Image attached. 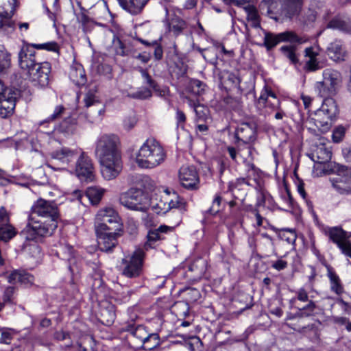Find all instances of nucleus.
Returning <instances> with one entry per match:
<instances>
[{
	"label": "nucleus",
	"instance_id": "f257e3e1",
	"mask_svg": "<svg viewBox=\"0 0 351 351\" xmlns=\"http://www.w3.org/2000/svg\"><path fill=\"white\" fill-rule=\"evenodd\" d=\"M59 220L57 204L40 198L32 205L28 223L21 233L27 240L30 241L50 236L57 228Z\"/></svg>",
	"mask_w": 351,
	"mask_h": 351
},
{
	"label": "nucleus",
	"instance_id": "f03ea898",
	"mask_svg": "<svg viewBox=\"0 0 351 351\" xmlns=\"http://www.w3.org/2000/svg\"><path fill=\"white\" fill-rule=\"evenodd\" d=\"M119 144V138L112 134L100 135L95 143V153L101 165V175L107 180L117 178L122 170Z\"/></svg>",
	"mask_w": 351,
	"mask_h": 351
},
{
	"label": "nucleus",
	"instance_id": "7ed1b4c3",
	"mask_svg": "<svg viewBox=\"0 0 351 351\" xmlns=\"http://www.w3.org/2000/svg\"><path fill=\"white\" fill-rule=\"evenodd\" d=\"M167 152L162 144L154 138H149L140 147L136 162L142 169H154L163 163Z\"/></svg>",
	"mask_w": 351,
	"mask_h": 351
},
{
	"label": "nucleus",
	"instance_id": "20e7f679",
	"mask_svg": "<svg viewBox=\"0 0 351 351\" xmlns=\"http://www.w3.org/2000/svg\"><path fill=\"white\" fill-rule=\"evenodd\" d=\"M302 0H263L262 8H266L268 15L273 19H291L298 14L302 6Z\"/></svg>",
	"mask_w": 351,
	"mask_h": 351
},
{
	"label": "nucleus",
	"instance_id": "39448f33",
	"mask_svg": "<svg viewBox=\"0 0 351 351\" xmlns=\"http://www.w3.org/2000/svg\"><path fill=\"white\" fill-rule=\"evenodd\" d=\"M94 226L95 232L118 231L121 228L120 217L113 208H101L95 215Z\"/></svg>",
	"mask_w": 351,
	"mask_h": 351
},
{
	"label": "nucleus",
	"instance_id": "423d86ee",
	"mask_svg": "<svg viewBox=\"0 0 351 351\" xmlns=\"http://www.w3.org/2000/svg\"><path fill=\"white\" fill-rule=\"evenodd\" d=\"M342 77L341 73L331 69L323 71V80L315 85V90L320 97H332L337 93L341 86Z\"/></svg>",
	"mask_w": 351,
	"mask_h": 351
},
{
	"label": "nucleus",
	"instance_id": "0eeeda50",
	"mask_svg": "<svg viewBox=\"0 0 351 351\" xmlns=\"http://www.w3.org/2000/svg\"><path fill=\"white\" fill-rule=\"evenodd\" d=\"M119 203L128 209L146 213L148 209L147 199L143 191L131 188L122 193L119 198Z\"/></svg>",
	"mask_w": 351,
	"mask_h": 351
},
{
	"label": "nucleus",
	"instance_id": "6e6552de",
	"mask_svg": "<svg viewBox=\"0 0 351 351\" xmlns=\"http://www.w3.org/2000/svg\"><path fill=\"white\" fill-rule=\"evenodd\" d=\"M144 252L136 250L132 254L125 256L121 261L122 274L127 278H137L143 272Z\"/></svg>",
	"mask_w": 351,
	"mask_h": 351
},
{
	"label": "nucleus",
	"instance_id": "1a4fd4ad",
	"mask_svg": "<svg viewBox=\"0 0 351 351\" xmlns=\"http://www.w3.org/2000/svg\"><path fill=\"white\" fill-rule=\"evenodd\" d=\"M19 96L17 90L5 86L0 80V117L5 119L14 113Z\"/></svg>",
	"mask_w": 351,
	"mask_h": 351
},
{
	"label": "nucleus",
	"instance_id": "9d476101",
	"mask_svg": "<svg viewBox=\"0 0 351 351\" xmlns=\"http://www.w3.org/2000/svg\"><path fill=\"white\" fill-rule=\"evenodd\" d=\"M83 152L80 148L64 147L51 152V157L57 164L62 165V169L70 171Z\"/></svg>",
	"mask_w": 351,
	"mask_h": 351
},
{
	"label": "nucleus",
	"instance_id": "9b49d317",
	"mask_svg": "<svg viewBox=\"0 0 351 351\" xmlns=\"http://www.w3.org/2000/svg\"><path fill=\"white\" fill-rule=\"evenodd\" d=\"M71 173H74L82 181L90 182L95 179V168L92 160L83 152L82 155L76 161Z\"/></svg>",
	"mask_w": 351,
	"mask_h": 351
},
{
	"label": "nucleus",
	"instance_id": "f8f14e48",
	"mask_svg": "<svg viewBox=\"0 0 351 351\" xmlns=\"http://www.w3.org/2000/svg\"><path fill=\"white\" fill-rule=\"evenodd\" d=\"M326 234L345 255L351 258V232L348 234L342 228L332 227L328 230Z\"/></svg>",
	"mask_w": 351,
	"mask_h": 351
},
{
	"label": "nucleus",
	"instance_id": "ddd939ff",
	"mask_svg": "<svg viewBox=\"0 0 351 351\" xmlns=\"http://www.w3.org/2000/svg\"><path fill=\"white\" fill-rule=\"evenodd\" d=\"M51 69V64L48 62H36L27 73L32 82L45 87L49 84Z\"/></svg>",
	"mask_w": 351,
	"mask_h": 351
},
{
	"label": "nucleus",
	"instance_id": "4468645a",
	"mask_svg": "<svg viewBox=\"0 0 351 351\" xmlns=\"http://www.w3.org/2000/svg\"><path fill=\"white\" fill-rule=\"evenodd\" d=\"M181 184L187 189H196L199 183V176L193 166H182L179 171Z\"/></svg>",
	"mask_w": 351,
	"mask_h": 351
},
{
	"label": "nucleus",
	"instance_id": "2eb2a0df",
	"mask_svg": "<svg viewBox=\"0 0 351 351\" xmlns=\"http://www.w3.org/2000/svg\"><path fill=\"white\" fill-rule=\"evenodd\" d=\"M285 41L297 42L298 41V38L297 35L292 32H285L277 34L271 32H265L263 45L269 51L275 47L279 43Z\"/></svg>",
	"mask_w": 351,
	"mask_h": 351
},
{
	"label": "nucleus",
	"instance_id": "dca6fc26",
	"mask_svg": "<svg viewBox=\"0 0 351 351\" xmlns=\"http://www.w3.org/2000/svg\"><path fill=\"white\" fill-rule=\"evenodd\" d=\"M56 255L61 259L69 262V269L73 274L79 272V266L74 257L73 247L66 243H60L56 252Z\"/></svg>",
	"mask_w": 351,
	"mask_h": 351
},
{
	"label": "nucleus",
	"instance_id": "f3484780",
	"mask_svg": "<svg viewBox=\"0 0 351 351\" xmlns=\"http://www.w3.org/2000/svg\"><path fill=\"white\" fill-rule=\"evenodd\" d=\"M97 243L101 251L109 252L117 245L119 234L117 231H101L95 232Z\"/></svg>",
	"mask_w": 351,
	"mask_h": 351
},
{
	"label": "nucleus",
	"instance_id": "a211bd4d",
	"mask_svg": "<svg viewBox=\"0 0 351 351\" xmlns=\"http://www.w3.org/2000/svg\"><path fill=\"white\" fill-rule=\"evenodd\" d=\"M333 188L340 194L351 193V170L338 174L331 179Z\"/></svg>",
	"mask_w": 351,
	"mask_h": 351
},
{
	"label": "nucleus",
	"instance_id": "6ab92c4d",
	"mask_svg": "<svg viewBox=\"0 0 351 351\" xmlns=\"http://www.w3.org/2000/svg\"><path fill=\"white\" fill-rule=\"evenodd\" d=\"M19 62L20 67L27 71L36 63L35 51L30 45L22 47L19 53Z\"/></svg>",
	"mask_w": 351,
	"mask_h": 351
},
{
	"label": "nucleus",
	"instance_id": "aec40b11",
	"mask_svg": "<svg viewBox=\"0 0 351 351\" xmlns=\"http://www.w3.org/2000/svg\"><path fill=\"white\" fill-rule=\"evenodd\" d=\"M235 138L237 142L248 144L256 139V130L249 123H241L237 129Z\"/></svg>",
	"mask_w": 351,
	"mask_h": 351
},
{
	"label": "nucleus",
	"instance_id": "412c9836",
	"mask_svg": "<svg viewBox=\"0 0 351 351\" xmlns=\"http://www.w3.org/2000/svg\"><path fill=\"white\" fill-rule=\"evenodd\" d=\"M310 157L315 162L324 164L330 160L332 152L325 143H321L315 146Z\"/></svg>",
	"mask_w": 351,
	"mask_h": 351
},
{
	"label": "nucleus",
	"instance_id": "4be33fe9",
	"mask_svg": "<svg viewBox=\"0 0 351 351\" xmlns=\"http://www.w3.org/2000/svg\"><path fill=\"white\" fill-rule=\"evenodd\" d=\"M258 106L259 108L265 107V113L271 114L276 111V110H279L280 101L273 92L269 91L267 93L266 97L264 95L260 97L258 100Z\"/></svg>",
	"mask_w": 351,
	"mask_h": 351
},
{
	"label": "nucleus",
	"instance_id": "5701e85b",
	"mask_svg": "<svg viewBox=\"0 0 351 351\" xmlns=\"http://www.w3.org/2000/svg\"><path fill=\"white\" fill-rule=\"evenodd\" d=\"M125 330L130 332L134 337L139 340L142 343L146 339L156 341V336L155 335H149L142 325L135 326L134 324H128L125 326Z\"/></svg>",
	"mask_w": 351,
	"mask_h": 351
},
{
	"label": "nucleus",
	"instance_id": "b1692460",
	"mask_svg": "<svg viewBox=\"0 0 351 351\" xmlns=\"http://www.w3.org/2000/svg\"><path fill=\"white\" fill-rule=\"evenodd\" d=\"M315 126L323 133L327 132L331 128L334 121V118L328 116L325 112L316 110L314 117L313 118Z\"/></svg>",
	"mask_w": 351,
	"mask_h": 351
},
{
	"label": "nucleus",
	"instance_id": "393cba45",
	"mask_svg": "<svg viewBox=\"0 0 351 351\" xmlns=\"http://www.w3.org/2000/svg\"><path fill=\"white\" fill-rule=\"evenodd\" d=\"M306 60L304 68L308 71H315L321 68L317 56L319 55V49L317 47H310L304 50Z\"/></svg>",
	"mask_w": 351,
	"mask_h": 351
},
{
	"label": "nucleus",
	"instance_id": "a878e982",
	"mask_svg": "<svg viewBox=\"0 0 351 351\" xmlns=\"http://www.w3.org/2000/svg\"><path fill=\"white\" fill-rule=\"evenodd\" d=\"M69 77L77 86H83L86 83V76L82 65L77 62H73L71 66Z\"/></svg>",
	"mask_w": 351,
	"mask_h": 351
},
{
	"label": "nucleus",
	"instance_id": "bb28decb",
	"mask_svg": "<svg viewBox=\"0 0 351 351\" xmlns=\"http://www.w3.org/2000/svg\"><path fill=\"white\" fill-rule=\"evenodd\" d=\"M130 43L123 42L119 38H114L110 47V53L114 56H127L131 54Z\"/></svg>",
	"mask_w": 351,
	"mask_h": 351
},
{
	"label": "nucleus",
	"instance_id": "cd10ccee",
	"mask_svg": "<svg viewBox=\"0 0 351 351\" xmlns=\"http://www.w3.org/2000/svg\"><path fill=\"white\" fill-rule=\"evenodd\" d=\"M170 229L169 226H160L157 229L149 230L147 235V241L144 245L145 249L147 250L148 249L154 247L155 243L162 239L160 234L165 233Z\"/></svg>",
	"mask_w": 351,
	"mask_h": 351
},
{
	"label": "nucleus",
	"instance_id": "c85d7f7f",
	"mask_svg": "<svg viewBox=\"0 0 351 351\" xmlns=\"http://www.w3.org/2000/svg\"><path fill=\"white\" fill-rule=\"evenodd\" d=\"M327 27L339 29L346 33H351V19L335 16L329 21Z\"/></svg>",
	"mask_w": 351,
	"mask_h": 351
},
{
	"label": "nucleus",
	"instance_id": "c756f323",
	"mask_svg": "<svg viewBox=\"0 0 351 351\" xmlns=\"http://www.w3.org/2000/svg\"><path fill=\"white\" fill-rule=\"evenodd\" d=\"M328 55L334 61L343 60L346 51L343 48L341 41L331 43L327 49Z\"/></svg>",
	"mask_w": 351,
	"mask_h": 351
},
{
	"label": "nucleus",
	"instance_id": "7c9ffc66",
	"mask_svg": "<svg viewBox=\"0 0 351 351\" xmlns=\"http://www.w3.org/2000/svg\"><path fill=\"white\" fill-rule=\"evenodd\" d=\"M85 102L86 107L88 108L91 106H93L95 108V111L97 114H91L89 115V121L91 122L95 121L99 117L102 116L105 112L104 108H97V106L99 105L98 101L95 99V97L92 93H87L84 99Z\"/></svg>",
	"mask_w": 351,
	"mask_h": 351
},
{
	"label": "nucleus",
	"instance_id": "2f4dec72",
	"mask_svg": "<svg viewBox=\"0 0 351 351\" xmlns=\"http://www.w3.org/2000/svg\"><path fill=\"white\" fill-rule=\"evenodd\" d=\"M8 280L10 283L32 285L34 276L25 271H14L9 276Z\"/></svg>",
	"mask_w": 351,
	"mask_h": 351
},
{
	"label": "nucleus",
	"instance_id": "473e14b6",
	"mask_svg": "<svg viewBox=\"0 0 351 351\" xmlns=\"http://www.w3.org/2000/svg\"><path fill=\"white\" fill-rule=\"evenodd\" d=\"M324 97L325 99L318 110L325 112L328 116H330L335 119L338 113V108L335 101L331 97Z\"/></svg>",
	"mask_w": 351,
	"mask_h": 351
},
{
	"label": "nucleus",
	"instance_id": "72a5a7b5",
	"mask_svg": "<svg viewBox=\"0 0 351 351\" xmlns=\"http://www.w3.org/2000/svg\"><path fill=\"white\" fill-rule=\"evenodd\" d=\"M99 319L105 325H111L116 317L114 306L108 304L106 307H101L100 309Z\"/></svg>",
	"mask_w": 351,
	"mask_h": 351
},
{
	"label": "nucleus",
	"instance_id": "f704fd0d",
	"mask_svg": "<svg viewBox=\"0 0 351 351\" xmlns=\"http://www.w3.org/2000/svg\"><path fill=\"white\" fill-rule=\"evenodd\" d=\"M315 307L316 306L315 302L312 300H310L305 306L299 308L298 312L294 314L289 315L287 317V319H300L310 317L313 315Z\"/></svg>",
	"mask_w": 351,
	"mask_h": 351
},
{
	"label": "nucleus",
	"instance_id": "c9c22d12",
	"mask_svg": "<svg viewBox=\"0 0 351 351\" xmlns=\"http://www.w3.org/2000/svg\"><path fill=\"white\" fill-rule=\"evenodd\" d=\"M16 0H0V14L5 18H11L16 9Z\"/></svg>",
	"mask_w": 351,
	"mask_h": 351
},
{
	"label": "nucleus",
	"instance_id": "e433bc0d",
	"mask_svg": "<svg viewBox=\"0 0 351 351\" xmlns=\"http://www.w3.org/2000/svg\"><path fill=\"white\" fill-rule=\"evenodd\" d=\"M165 200H167L168 205L170 206L169 210L172 208L185 210L184 201L176 193H173L172 194L167 193L165 195Z\"/></svg>",
	"mask_w": 351,
	"mask_h": 351
},
{
	"label": "nucleus",
	"instance_id": "4c0bfd02",
	"mask_svg": "<svg viewBox=\"0 0 351 351\" xmlns=\"http://www.w3.org/2000/svg\"><path fill=\"white\" fill-rule=\"evenodd\" d=\"M245 10L251 26L254 28L260 27V19L256 8L253 5H248L245 7Z\"/></svg>",
	"mask_w": 351,
	"mask_h": 351
},
{
	"label": "nucleus",
	"instance_id": "58836bf2",
	"mask_svg": "<svg viewBox=\"0 0 351 351\" xmlns=\"http://www.w3.org/2000/svg\"><path fill=\"white\" fill-rule=\"evenodd\" d=\"M328 276L330 280L331 290L337 295L341 294L343 292V287L339 276L332 271H328Z\"/></svg>",
	"mask_w": 351,
	"mask_h": 351
},
{
	"label": "nucleus",
	"instance_id": "ea45409f",
	"mask_svg": "<svg viewBox=\"0 0 351 351\" xmlns=\"http://www.w3.org/2000/svg\"><path fill=\"white\" fill-rule=\"evenodd\" d=\"M77 121L75 117L65 118L60 125V130L67 134H73L75 130Z\"/></svg>",
	"mask_w": 351,
	"mask_h": 351
},
{
	"label": "nucleus",
	"instance_id": "a19ab883",
	"mask_svg": "<svg viewBox=\"0 0 351 351\" xmlns=\"http://www.w3.org/2000/svg\"><path fill=\"white\" fill-rule=\"evenodd\" d=\"M16 335L17 332L13 328L0 327V343L10 344L12 340Z\"/></svg>",
	"mask_w": 351,
	"mask_h": 351
},
{
	"label": "nucleus",
	"instance_id": "79ce46f5",
	"mask_svg": "<svg viewBox=\"0 0 351 351\" xmlns=\"http://www.w3.org/2000/svg\"><path fill=\"white\" fill-rule=\"evenodd\" d=\"M16 234L15 228L11 224L0 226V240L8 242Z\"/></svg>",
	"mask_w": 351,
	"mask_h": 351
},
{
	"label": "nucleus",
	"instance_id": "37998d69",
	"mask_svg": "<svg viewBox=\"0 0 351 351\" xmlns=\"http://www.w3.org/2000/svg\"><path fill=\"white\" fill-rule=\"evenodd\" d=\"M280 51L283 56L289 59L291 63L296 64L299 62V60L295 53V47L293 46H282Z\"/></svg>",
	"mask_w": 351,
	"mask_h": 351
},
{
	"label": "nucleus",
	"instance_id": "c03bdc74",
	"mask_svg": "<svg viewBox=\"0 0 351 351\" xmlns=\"http://www.w3.org/2000/svg\"><path fill=\"white\" fill-rule=\"evenodd\" d=\"M139 72L141 74L142 77L145 80V83L147 84L150 88H152L156 92H160V95H162V92L163 93V95L165 93L164 90H160L159 88L157 86L156 82L152 78L150 75L148 73L147 69H144L143 68L139 69Z\"/></svg>",
	"mask_w": 351,
	"mask_h": 351
},
{
	"label": "nucleus",
	"instance_id": "a18cd8bd",
	"mask_svg": "<svg viewBox=\"0 0 351 351\" xmlns=\"http://www.w3.org/2000/svg\"><path fill=\"white\" fill-rule=\"evenodd\" d=\"M10 66V57L4 46L0 45V72L3 71Z\"/></svg>",
	"mask_w": 351,
	"mask_h": 351
},
{
	"label": "nucleus",
	"instance_id": "49530a36",
	"mask_svg": "<svg viewBox=\"0 0 351 351\" xmlns=\"http://www.w3.org/2000/svg\"><path fill=\"white\" fill-rule=\"evenodd\" d=\"M104 191L101 189L90 187L87 190L86 195L92 202H97L101 199Z\"/></svg>",
	"mask_w": 351,
	"mask_h": 351
},
{
	"label": "nucleus",
	"instance_id": "de8ad7c7",
	"mask_svg": "<svg viewBox=\"0 0 351 351\" xmlns=\"http://www.w3.org/2000/svg\"><path fill=\"white\" fill-rule=\"evenodd\" d=\"M65 108L62 106H58L56 107L53 113L50 115L46 120L40 123V126H44L45 124L53 121L60 118V116L64 113Z\"/></svg>",
	"mask_w": 351,
	"mask_h": 351
},
{
	"label": "nucleus",
	"instance_id": "09e8293b",
	"mask_svg": "<svg viewBox=\"0 0 351 351\" xmlns=\"http://www.w3.org/2000/svg\"><path fill=\"white\" fill-rule=\"evenodd\" d=\"M185 28L186 23L180 19L173 20L170 27L171 31L176 35L180 34Z\"/></svg>",
	"mask_w": 351,
	"mask_h": 351
},
{
	"label": "nucleus",
	"instance_id": "8fccbe9b",
	"mask_svg": "<svg viewBox=\"0 0 351 351\" xmlns=\"http://www.w3.org/2000/svg\"><path fill=\"white\" fill-rule=\"evenodd\" d=\"M119 1V5L123 8L125 10L128 12L129 13L136 15L140 14L141 12H133L131 9H133V6L136 7V0H117Z\"/></svg>",
	"mask_w": 351,
	"mask_h": 351
},
{
	"label": "nucleus",
	"instance_id": "3c124183",
	"mask_svg": "<svg viewBox=\"0 0 351 351\" xmlns=\"http://www.w3.org/2000/svg\"><path fill=\"white\" fill-rule=\"evenodd\" d=\"M190 87L193 93L201 95L204 93L206 84L198 80H193L190 83Z\"/></svg>",
	"mask_w": 351,
	"mask_h": 351
},
{
	"label": "nucleus",
	"instance_id": "603ef678",
	"mask_svg": "<svg viewBox=\"0 0 351 351\" xmlns=\"http://www.w3.org/2000/svg\"><path fill=\"white\" fill-rule=\"evenodd\" d=\"M30 46L32 47V49H45L51 51H56L58 49V45L53 42L43 44H32Z\"/></svg>",
	"mask_w": 351,
	"mask_h": 351
},
{
	"label": "nucleus",
	"instance_id": "864d4df0",
	"mask_svg": "<svg viewBox=\"0 0 351 351\" xmlns=\"http://www.w3.org/2000/svg\"><path fill=\"white\" fill-rule=\"evenodd\" d=\"M346 129L343 126H338L332 132V138L335 143H339L345 136Z\"/></svg>",
	"mask_w": 351,
	"mask_h": 351
},
{
	"label": "nucleus",
	"instance_id": "5fc2aeb1",
	"mask_svg": "<svg viewBox=\"0 0 351 351\" xmlns=\"http://www.w3.org/2000/svg\"><path fill=\"white\" fill-rule=\"evenodd\" d=\"M85 11H81L75 14L77 22L81 24L82 29L84 30L90 22L89 17L85 14Z\"/></svg>",
	"mask_w": 351,
	"mask_h": 351
},
{
	"label": "nucleus",
	"instance_id": "6e6d98bb",
	"mask_svg": "<svg viewBox=\"0 0 351 351\" xmlns=\"http://www.w3.org/2000/svg\"><path fill=\"white\" fill-rule=\"evenodd\" d=\"M9 28H13V23L10 21V18H5L0 14V30L8 32Z\"/></svg>",
	"mask_w": 351,
	"mask_h": 351
},
{
	"label": "nucleus",
	"instance_id": "4d7b16f0",
	"mask_svg": "<svg viewBox=\"0 0 351 351\" xmlns=\"http://www.w3.org/2000/svg\"><path fill=\"white\" fill-rule=\"evenodd\" d=\"M152 95V91L147 88H144L141 90L134 93L132 97L141 99H145L151 97Z\"/></svg>",
	"mask_w": 351,
	"mask_h": 351
},
{
	"label": "nucleus",
	"instance_id": "13d9d810",
	"mask_svg": "<svg viewBox=\"0 0 351 351\" xmlns=\"http://www.w3.org/2000/svg\"><path fill=\"white\" fill-rule=\"evenodd\" d=\"M282 239L287 241L289 244H293L296 240V234L292 230H285L282 234Z\"/></svg>",
	"mask_w": 351,
	"mask_h": 351
},
{
	"label": "nucleus",
	"instance_id": "bf43d9fd",
	"mask_svg": "<svg viewBox=\"0 0 351 351\" xmlns=\"http://www.w3.org/2000/svg\"><path fill=\"white\" fill-rule=\"evenodd\" d=\"M150 335H155L156 336V341L154 340H145L143 343V345L144 346L145 348L147 350H152L159 346L160 344V340H159V336L156 333H151Z\"/></svg>",
	"mask_w": 351,
	"mask_h": 351
},
{
	"label": "nucleus",
	"instance_id": "052dcab7",
	"mask_svg": "<svg viewBox=\"0 0 351 351\" xmlns=\"http://www.w3.org/2000/svg\"><path fill=\"white\" fill-rule=\"evenodd\" d=\"M296 296L295 298H293L292 300H295L297 299L301 302H308V293L304 288H300L295 292Z\"/></svg>",
	"mask_w": 351,
	"mask_h": 351
},
{
	"label": "nucleus",
	"instance_id": "680f3d73",
	"mask_svg": "<svg viewBox=\"0 0 351 351\" xmlns=\"http://www.w3.org/2000/svg\"><path fill=\"white\" fill-rule=\"evenodd\" d=\"M221 198L219 195H217L213 201V204L209 209V213L215 215L219 211Z\"/></svg>",
	"mask_w": 351,
	"mask_h": 351
},
{
	"label": "nucleus",
	"instance_id": "e2e57ef3",
	"mask_svg": "<svg viewBox=\"0 0 351 351\" xmlns=\"http://www.w3.org/2000/svg\"><path fill=\"white\" fill-rule=\"evenodd\" d=\"M10 223V216L6 209L2 206L0 208V226Z\"/></svg>",
	"mask_w": 351,
	"mask_h": 351
},
{
	"label": "nucleus",
	"instance_id": "0e129e2a",
	"mask_svg": "<svg viewBox=\"0 0 351 351\" xmlns=\"http://www.w3.org/2000/svg\"><path fill=\"white\" fill-rule=\"evenodd\" d=\"M152 46L155 47L154 48V57L156 60H159L162 58L163 51L162 47L158 45L156 40L152 43Z\"/></svg>",
	"mask_w": 351,
	"mask_h": 351
},
{
	"label": "nucleus",
	"instance_id": "69168bd1",
	"mask_svg": "<svg viewBox=\"0 0 351 351\" xmlns=\"http://www.w3.org/2000/svg\"><path fill=\"white\" fill-rule=\"evenodd\" d=\"M14 293V288L13 287H8L5 289L3 294L4 302H12V298Z\"/></svg>",
	"mask_w": 351,
	"mask_h": 351
},
{
	"label": "nucleus",
	"instance_id": "338daca9",
	"mask_svg": "<svg viewBox=\"0 0 351 351\" xmlns=\"http://www.w3.org/2000/svg\"><path fill=\"white\" fill-rule=\"evenodd\" d=\"M282 199L285 201V202L287 204L289 207H291L293 205V198L291 195V193L288 189H285L284 192L281 194Z\"/></svg>",
	"mask_w": 351,
	"mask_h": 351
},
{
	"label": "nucleus",
	"instance_id": "774afa93",
	"mask_svg": "<svg viewBox=\"0 0 351 351\" xmlns=\"http://www.w3.org/2000/svg\"><path fill=\"white\" fill-rule=\"evenodd\" d=\"M271 267L278 271H280L287 267V262L282 259H278V261L272 263Z\"/></svg>",
	"mask_w": 351,
	"mask_h": 351
}]
</instances>
